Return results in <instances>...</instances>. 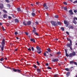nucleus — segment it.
<instances>
[{
    "label": "nucleus",
    "mask_w": 77,
    "mask_h": 77,
    "mask_svg": "<svg viewBox=\"0 0 77 77\" xmlns=\"http://www.w3.org/2000/svg\"><path fill=\"white\" fill-rule=\"evenodd\" d=\"M6 17H7V15L5 14L3 15V17L4 18H6Z\"/></svg>",
    "instance_id": "nucleus-19"
},
{
    "label": "nucleus",
    "mask_w": 77,
    "mask_h": 77,
    "mask_svg": "<svg viewBox=\"0 0 77 77\" xmlns=\"http://www.w3.org/2000/svg\"><path fill=\"white\" fill-rule=\"evenodd\" d=\"M3 11L4 12H5V13H7V11H6V10H3Z\"/></svg>",
    "instance_id": "nucleus-30"
},
{
    "label": "nucleus",
    "mask_w": 77,
    "mask_h": 77,
    "mask_svg": "<svg viewBox=\"0 0 77 77\" xmlns=\"http://www.w3.org/2000/svg\"><path fill=\"white\" fill-rule=\"evenodd\" d=\"M13 71L15 72H17V69H13Z\"/></svg>",
    "instance_id": "nucleus-33"
},
{
    "label": "nucleus",
    "mask_w": 77,
    "mask_h": 77,
    "mask_svg": "<svg viewBox=\"0 0 77 77\" xmlns=\"http://www.w3.org/2000/svg\"><path fill=\"white\" fill-rule=\"evenodd\" d=\"M54 77H57V75H55L54 76Z\"/></svg>",
    "instance_id": "nucleus-45"
},
{
    "label": "nucleus",
    "mask_w": 77,
    "mask_h": 77,
    "mask_svg": "<svg viewBox=\"0 0 77 77\" xmlns=\"http://www.w3.org/2000/svg\"><path fill=\"white\" fill-rule=\"evenodd\" d=\"M59 60L57 59H54L52 60V62H57Z\"/></svg>",
    "instance_id": "nucleus-6"
},
{
    "label": "nucleus",
    "mask_w": 77,
    "mask_h": 77,
    "mask_svg": "<svg viewBox=\"0 0 77 77\" xmlns=\"http://www.w3.org/2000/svg\"><path fill=\"white\" fill-rule=\"evenodd\" d=\"M65 70H66V71H69V69L68 68H66L65 69Z\"/></svg>",
    "instance_id": "nucleus-26"
},
{
    "label": "nucleus",
    "mask_w": 77,
    "mask_h": 77,
    "mask_svg": "<svg viewBox=\"0 0 77 77\" xmlns=\"http://www.w3.org/2000/svg\"><path fill=\"white\" fill-rule=\"evenodd\" d=\"M7 6L8 8H10V7H11V5H10L9 4L7 5Z\"/></svg>",
    "instance_id": "nucleus-34"
},
{
    "label": "nucleus",
    "mask_w": 77,
    "mask_h": 77,
    "mask_svg": "<svg viewBox=\"0 0 77 77\" xmlns=\"http://www.w3.org/2000/svg\"><path fill=\"white\" fill-rule=\"evenodd\" d=\"M31 14L32 17H34L35 15V14L34 13H32Z\"/></svg>",
    "instance_id": "nucleus-18"
},
{
    "label": "nucleus",
    "mask_w": 77,
    "mask_h": 77,
    "mask_svg": "<svg viewBox=\"0 0 77 77\" xmlns=\"http://www.w3.org/2000/svg\"><path fill=\"white\" fill-rule=\"evenodd\" d=\"M23 24L24 25H25V26H27V24L25 22H23Z\"/></svg>",
    "instance_id": "nucleus-21"
},
{
    "label": "nucleus",
    "mask_w": 77,
    "mask_h": 77,
    "mask_svg": "<svg viewBox=\"0 0 77 77\" xmlns=\"http://www.w3.org/2000/svg\"><path fill=\"white\" fill-rule=\"evenodd\" d=\"M5 2H7V3H9V1L8 0H5Z\"/></svg>",
    "instance_id": "nucleus-37"
},
{
    "label": "nucleus",
    "mask_w": 77,
    "mask_h": 77,
    "mask_svg": "<svg viewBox=\"0 0 77 77\" xmlns=\"http://www.w3.org/2000/svg\"><path fill=\"white\" fill-rule=\"evenodd\" d=\"M31 49H32V51H33L34 50V48H33V47H31Z\"/></svg>",
    "instance_id": "nucleus-42"
},
{
    "label": "nucleus",
    "mask_w": 77,
    "mask_h": 77,
    "mask_svg": "<svg viewBox=\"0 0 77 77\" xmlns=\"http://www.w3.org/2000/svg\"><path fill=\"white\" fill-rule=\"evenodd\" d=\"M74 12H75V13H77V10H74Z\"/></svg>",
    "instance_id": "nucleus-43"
},
{
    "label": "nucleus",
    "mask_w": 77,
    "mask_h": 77,
    "mask_svg": "<svg viewBox=\"0 0 77 77\" xmlns=\"http://www.w3.org/2000/svg\"><path fill=\"white\" fill-rule=\"evenodd\" d=\"M2 28L3 30V31H5V29L4 28V27H3V26H2Z\"/></svg>",
    "instance_id": "nucleus-28"
},
{
    "label": "nucleus",
    "mask_w": 77,
    "mask_h": 77,
    "mask_svg": "<svg viewBox=\"0 0 77 77\" xmlns=\"http://www.w3.org/2000/svg\"><path fill=\"white\" fill-rule=\"evenodd\" d=\"M15 21L16 23H18L19 22V21L17 19H15Z\"/></svg>",
    "instance_id": "nucleus-22"
},
{
    "label": "nucleus",
    "mask_w": 77,
    "mask_h": 77,
    "mask_svg": "<svg viewBox=\"0 0 77 77\" xmlns=\"http://www.w3.org/2000/svg\"><path fill=\"white\" fill-rule=\"evenodd\" d=\"M66 34H67V35H69V32H68L66 31Z\"/></svg>",
    "instance_id": "nucleus-58"
},
{
    "label": "nucleus",
    "mask_w": 77,
    "mask_h": 77,
    "mask_svg": "<svg viewBox=\"0 0 77 77\" xmlns=\"http://www.w3.org/2000/svg\"><path fill=\"white\" fill-rule=\"evenodd\" d=\"M66 56H67V57H68L69 56V55L67 53H66Z\"/></svg>",
    "instance_id": "nucleus-32"
},
{
    "label": "nucleus",
    "mask_w": 77,
    "mask_h": 77,
    "mask_svg": "<svg viewBox=\"0 0 77 77\" xmlns=\"http://www.w3.org/2000/svg\"><path fill=\"white\" fill-rule=\"evenodd\" d=\"M51 23L53 26H56L57 25V23L56 22L53 21H51Z\"/></svg>",
    "instance_id": "nucleus-3"
},
{
    "label": "nucleus",
    "mask_w": 77,
    "mask_h": 77,
    "mask_svg": "<svg viewBox=\"0 0 77 77\" xmlns=\"http://www.w3.org/2000/svg\"><path fill=\"white\" fill-rule=\"evenodd\" d=\"M69 27H70V28H71L72 29V26H70Z\"/></svg>",
    "instance_id": "nucleus-60"
},
{
    "label": "nucleus",
    "mask_w": 77,
    "mask_h": 77,
    "mask_svg": "<svg viewBox=\"0 0 77 77\" xmlns=\"http://www.w3.org/2000/svg\"><path fill=\"white\" fill-rule=\"evenodd\" d=\"M5 40L4 39L2 40V42L1 44H2V46L1 47V50L2 51H3V49H4V47H5Z\"/></svg>",
    "instance_id": "nucleus-1"
},
{
    "label": "nucleus",
    "mask_w": 77,
    "mask_h": 77,
    "mask_svg": "<svg viewBox=\"0 0 77 77\" xmlns=\"http://www.w3.org/2000/svg\"><path fill=\"white\" fill-rule=\"evenodd\" d=\"M70 74V73H69V72H68L67 73L66 75L67 76H69Z\"/></svg>",
    "instance_id": "nucleus-16"
},
{
    "label": "nucleus",
    "mask_w": 77,
    "mask_h": 77,
    "mask_svg": "<svg viewBox=\"0 0 77 77\" xmlns=\"http://www.w3.org/2000/svg\"><path fill=\"white\" fill-rule=\"evenodd\" d=\"M14 33L15 35H17V34H18V32H16Z\"/></svg>",
    "instance_id": "nucleus-50"
},
{
    "label": "nucleus",
    "mask_w": 77,
    "mask_h": 77,
    "mask_svg": "<svg viewBox=\"0 0 77 77\" xmlns=\"http://www.w3.org/2000/svg\"><path fill=\"white\" fill-rule=\"evenodd\" d=\"M43 6L44 7H46L47 6V4L46 3H45L43 5Z\"/></svg>",
    "instance_id": "nucleus-23"
},
{
    "label": "nucleus",
    "mask_w": 77,
    "mask_h": 77,
    "mask_svg": "<svg viewBox=\"0 0 77 77\" xmlns=\"http://www.w3.org/2000/svg\"><path fill=\"white\" fill-rule=\"evenodd\" d=\"M35 33V35H37V36H38V33H37V32H36Z\"/></svg>",
    "instance_id": "nucleus-49"
},
{
    "label": "nucleus",
    "mask_w": 77,
    "mask_h": 77,
    "mask_svg": "<svg viewBox=\"0 0 77 77\" xmlns=\"http://www.w3.org/2000/svg\"><path fill=\"white\" fill-rule=\"evenodd\" d=\"M35 9H32V13H33V12H35Z\"/></svg>",
    "instance_id": "nucleus-46"
},
{
    "label": "nucleus",
    "mask_w": 77,
    "mask_h": 77,
    "mask_svg": "<svg viewBox=\"0 0 77 77\" xmlns=\"http://www.w3.org/2000/svg\"><path fill=\"white\" fill-rule=\"evenodd\" d=\"M33 30H32V33H35L36 32V29L34 27H33Z\"/></svg>",
    "instance_id": "nucleus-8"
},
{
    "label": "nucleus",
    "mask_w": 77,
    "mask_h": 77,
    "mask_svg": "<svg viewBox=\"0 0 77 77\" xmlns=\"http://www.w3.org/2000/svg\"><path fill=\"white\" fill-rule=\"evenodd\" d=\"M45 8V9H48V7L46 6Z\"/></svg>",
    "instance_id": "nucleus-51"
},
{
    "label": "nucleus",
    "mask_w": 77,
    "mask_h": 77,
    "mask_svg": "<svg viewBox=\"0 0 77 77\" xmlns=\"http://www.w3.org/2000/svg\"><path fill=\"white\" fill-rule=\"evenodd\" d=\"M67 40H68V41H69L70 43H71V46H72V41H71V39H69L68 38H67Z\"/></svg>",
    "instance_id": "nucleus-9"
},
{
    "label": "nucleus",
    "mask_w": 77,
    "mask_h": 77,
    "mask_svg": "<svg viewBox=\"0 0 77 77\" xmlns=\"http://www.w3.org/2000/svg\"><path fill=\"white\" fill-rule=\"evenodd\" d=\"M36 48L37 50V51H39V50H41V48H39V47L37 46Z\"/></svg>",
    "instance_id": "nucleus-13"
},
{
    "label": "nucleus",
    "mask_w": 77,
    "mask_h": 77,
    "mask_svg": "<svg viewBox=\"0 0 77 77\" xmlns=\"http://www.w3.org/2000/svg\"><path fill=\"white\" fill-rule=\"evenodd\" d=\"M0 8L2 9L3 8V4H1L0 5Z\"/></svg>",
    "instance_id": "nucleus-12"
},
{
    "label": "nucleus",
    "mask_w": 77,
    "mask_h": 77,
    "mask_svg": "<svg viewBox=\"0 0 77 77\" xmlns=\"http://www.w3.org/2000/svg\"><path fill=\"white\" fill-rule=\"evenodd\" d=\"M69 13H70V14L72 15V14H73V12H72V10H70V11H69Z\"/></svg>",
    "instance_id": "nucleus-10"
},
{
    "label": "nucleus",
    "mask_w": 77,
    "mask_h": 77,
    "mask_svg": "<svg viewBox=\"0 0 77 77\" xmlns=\"http://www.w3.org/2000/svg\"><path fill=\"white\" fill-rule=\"evenodd\" d=\"M39 3H40L38 2H36V4L38 5H39Z\"/></svg>",
    "instance_id": "nucleus-47"
},
{
    "label": "nucleus",
    "mask_w": 77,
    "mask_h": 77,
    "mask_svg": "<svg viewBox=\"0 0 77 77\" xmlns=\"http://www.w3.org/2000/svg\"><path fill=\"white\" fill-rule=\"evenodd\" d=\"M31 41H32L33 42H35V41L34 38H31L30 39Z\"/></svg>",
    "instance_id": "nucleus-14"
},
{
    "label": "nucleus",
    "mask_w": 77,
    "mask_h": 77,
    "mask_svg": "<svg viewBox=\"0 0 77 77\" xmlns=\"http://www.w3.org/2000/svg\"><path fill=\"white\" fill-rule=\"evenodd\" d=\"M47 69H51V67H48Z\"/></svg>",
    "instance_id": "nucleus-31"
},
{
    "label": "nucleus",
    "mask_w": 77,
    "mask_h": 77,
    "mask_svg": "<svg viewBox=\"0 0 77 77\" xmlns=\"http://www.w3.org/2000/svg\"><path fill=\"white\" fill-rule=\"evenodd\" d=\"M46 53H47L48 54V52L47 51H46Z\"/></svg>",
    "instance_id": "nucleus-63"
},
{
    "label": "nucleus",
    "mask_w": 77,
    "mask_h": 77,
    "mask_svg": "<svg viewBox=\"0 0 77 77\" xmlns=\"http://www.w3.org/2000/svg\"><path fill=\"white\" fill-rule=\"evenodd\" d=\"M28 50H29V51H31V49L30 48H28Z\"/></svg>",
    "instance_id": "nucleus-56"
},
{
    "label": "nucleus",
    "mask_w": 77,
    "mask_h": 77,
    "mask_svg": "<svg viewBox=\"0 0 77 77\" xmlns=\"http://www.w3.org/2000/svg\"><path fill=\"white\" fill-rule=\"evenodd\" d=\"M70 63H72H72H74V62L73 61H70Z\"/></svg>",
    "instance_id": "nucleus-27"
},
{
    "label": "nucleus",
    "mask_w": 77,
    "mask_h": 77,
    "mask_svg": "<svg viewBox=\"0 0 77 77\" xmlns=\"http://www.w3.org/2000/svg\"><path fill=\"white\" fill-rule=\"evenodd\" d=\"M63 3H64V4L65 5H67V3H66V2H64Z\"/></svg>",
    "instance_id": "nucleus-44"
},
{
    "label": "nucleus",
    "mask_w": 77,
    "mask_h": 77,
    "mask_svg": "<svg viewBox=\"0 0 77 77\" xmlns=\"http://www.w3.org/2000/svg\"><path fill=\"white\" fill-rule=\"evenodd\" d=\"M75 56V52H73L72 53H70L69 54V57H73V56Z\"/></svg>",
    "instance_id": "nucleus-2"
},
{
    "label": "nucleus",
    "mask_w": 77,
    "mask_h": 77,
    "mask_svg": "<svg viewBox=\"0 0 77 77\" xmlns=\"http://www.w3.org/2000/svg\"><path fill=\"white\" fill-rule=\"evenodd\" d=\"M8 18L9 19H11V16H9Z\"/></svg>",
    "instance_id": "nucleus-57"
},
{
    "label": "nucleus",
    "mask_w": 77,
    "mask_h": 77,
    "mask_svg": "<svg viewBox=\"0 0 77 77\" xmlns=\"http://www.w3.org/2000/svg\"><path fill=\"white\" fill-rule=\"evenodd\" d=\"M74 63L75 65H77V63H76V62H74Z\"/></svg>",
    "instance_id": "nucleus-52"
},
{
    "label": "nucleus",
    "mask_w": 77,
    "mask_h": 77,
    "mask_svg": "<svg viewBox=\"0 0 77 77\" xmlns=\"http://www.w3.org/2000/svg\"><path fill=\"white\" fill-rule=\"evenodd\" d=\"M37 70L38 72H40V69H37Z\"/></svg>",
    "instance_id": "nucleus-38"
},
{
    "label": "nucleus",
    "mask_w": 77,
    "mask_h": 77,
    "mask_svg": "<svg viewBox=\"0 0 77 77\" xmlns=\"http://www.w3.org/2000/svg\"><path fill=\"white\" fill-rule=\"evenodd\" d=\"M55 17L56 18H57L58 17V15H57L56 16H55Z\"/></svg>",
    "instance_id": "nucleus-40"
},
{
    "label": "nucleus",
    "mask_w": 77,
    "mask_h": 77,
    "mask_svg": "<svg viewBox=\"0 0 77 77\" xmlns=\"http://www.w3.org/2000/svg\"><path fill=\"white\" fill-rule=\"evenodd\" d=\"M45 65H46V66H48V63H46L45 64Z\"/></svg>",
    "instance_id": "nucleus-55"
},
{
    "label": "nucleus",
    "mask_w": 77,
    "mask_h": 77,
    "mask_svg": "<svg viewBox=\"0 0 77 77\" xmlns=\"http://www.w3.org/2000/svg\"><path fill=\"white\" fill-rule=\"evenodd\" d=\"M57 23L59 25H61V23H60V22H57Z\"/></svg>",
    "instance_id": "nucleus-36"
},
{
    "label": "nucleus",
    "mask_w": 77,
    "mask_h": 77,
    "mask_svg": "<svg viewBox=\"0 0 77 77\" xmlns=\"http://www.w3.org/2000/svg\"><path fill=\"white\" fill-rule=\"evenodd\" d=\"M60 52H58L57 53V54H60Z\"/></svg>",
    "instance_id": "nucleus-48"
},
{
    "label": "nucleus",
    "mask_w": 77,
    "mask_h": 77,
    "mask_svg": "<svg viewBox=\"0 0 77 77\" xmlns=\"http://www.w3.org/2000/svg\"><path fill=\"white\" fill-rule=\"evenodd\" d=\"M47 51H49V52H50V51H51V50L50 49V48H48L47 49Z\"/></svg>",
    "instance_id": "nucleus-20"
},
{
    "label": "nucleus",
    "mask_w": 77,
    "mask_h": 77,
    "mask_svg": "<svg viewBox=\"0 0 77 77\" xmlns=\"http://www.w3.org/2000/svg\"><path fill=\"white\" fill-rule=\"evenodd\" d=\"M44 55L45 56H46L47 58H48V56L47 55V54H46V53L45 52L44 53Z\"/></svg>",
    "instance_id": "nucleus-15"
},
{
    "label": "nucleus",
    "mask_w": 77,
    "mask_h": 77,
    "mask_svg": "<svg viewBox=\"0 0 77 77\" xmlns=\"http://www.w3.org/2000/svg\"><path fill=\"white\" fill-rule=\"evenodd\" d=\"M37 52L38 53V54H40V53H41V50L39 51H37Z\"/></svg>",
    "instance_id": "nucleus-17"
},
{
    "label": "nucleus",
    "mask_w": 77,
    "mask_h": 77,
    "mask_svg": "<svg viewBox=\"0 0 77 77\" xmlns=\"http://www.w3.org/2000/svg\"><path fill=\"white\" fill-rule=\"evenodd\" d=\"M25 33L26 35H29V33L27 32H25Z\"/></svg>",
    "instance_id": "nucleus-29"
},
{
    "label": "nucleus",
    "mask_w": 77,
    "mask_h": 77,
    "mask_svg": "<svg viewBox=\"0 0 77 77\" xmlns=\"http://www.w3.org/2000/svg\"><path fill=\"white\" fill-rule=\"evenodd\" d=\"M32 23V22L30 21H29L27 22V25H30L31 24V23Z\"/></svg>",
    "instance_id": "nucleus-7"
},
{
    "label": "nucleus",
    "mask_w": 77,
    "mask_h": 77,
    "mask_svg": "<svg viewBox=\"0 0 77 77\" xmlns=\"http://www.w3.org/2000/svg\"><path fill=\"white\" fill-rule=\"evenodd\" d=\"M73 3H77V0L75 1H74Z\"/></svg>",
    "instance_id": "nucleus-61"
},
{
    "label": "nucleus",
    "mask_w": 77,
    "mask_h": 77,
    "mask_svg": "<svg viewBox=\"0 0 77 77\" xmlns=\"http://www.w3.org/2000/svg\"><path fill=\"white\" fill-rule=\"evenodd\" d=\"M17 11H21V9L20 8H17Z\"/></svg>",
    "instance_id": "nucleus-25"
},
{
    "label": "nucleus",
    "mask_w": 77,
    "mask_h": 77,
    "mask_svg": "<svg viewBox=\"0 0 77 77\" xmlns=\"http://www.w3.org/2000/svg\"><path fill=\"white\" fill-rule=\"evenodd\" d=\"M35 23L37 24H38V21H36L35 22Z\"/></svg>",
    "instance_id": "nucleus-59"
},
{
    "label": "nucleus",
    "mask_w": 77,
    "mask_h": 77,
    "mask_svg": "<svg viewBox=\"0 0 77 77\" xmlns=\"http://www.w3.org/2000/svg\"><path fill=\"white\" fill-rule=\"evenodd\" d=\"M37 63L38 65H39V62L38 61H37Z\"/></svg>",
    "instance_id": "nucleus-53"
},
{
    "label": "nucleus",
    "mask_w": 77,
    "mask_h": 77,
    "mask_svg": "<svg viewBox=\"0 0 77 77\" xmlns=\"http://www.w3.org/2000/svg\"><path fill=\"white\" fill-rule=\"evenodd\" d=\"M64 50L66 53H67V50H66L65 49Z\"/></svg>",
    "instance_id": "nucleus-54"
},
{
    "label": "nucleus",
    "mask_w": 77,
    "mask_h": 77,
    "mask_svg": "<svg viewBox=\"0 0 77 77\" xmlns=\"http://www.w3.org/2000/svg\"><path fill=\"white\" fill-rule=\"evenodd\" d=\"M61 29L63 31H64V28L63 27H62L61 28Z\"/></svg>",
    "instance_id": "nucleus-24"
},
{
    "label": "nucleus",
    "mask_w": 77,
    "mask_h": 77,
    "mask_svg": "<svg viewBox=\"0 0 77 77\" xmlns=\"http://www.w3.org/2000/svg\"><path fill=\"white\" fill-rule=\"evenodd\" d=\"M17 50L18 49L17 48H16L15 49V51H17Z\"/></svg>",
    "instance_id": "nucleus-62"
},
{
    "label": "nucleus",
    "mask_w": 77,
    "mask_h": 77,
    "mask_svg": "<svg viewBox=\"0 0 77 77\" xmlns=\"http://www.w3.org/2000/svg\"><path fill=\"white\" fill-rule=\"evenodd\" d=\"M1 61H3V60H4V59L3 58H1L0 59Z\"/></svg>",
    "instance_id": "nucleus-35"
},
{
    "label": "nucleus",
    "mask_w": 77,
    "mask_h": 77,
    "mask_svg": "<svg viewBox=\"0 0 77 77\" xmlns=\"http://www.w3.org/2000/svg\"><path fill=\"white\" fill-rule=\"evenodd\" d=\"M16 38L17 39H19V38H18V37H16Z\"/></svg>",
    "instance_id": "nucleus-64"
},
{
    "label": "nucleus",
    "mask_w": 77,
    "mask_h": 77,
    "mask_svg": "<svg viewBox=\"0 0 77 77\" xmlns=\"http://www.w3.org/2000/svg\"><path fill=\"white\" fill-rule=\"evenodd\" d=\"M64 24H66V27H68V24H69V23L67 22L66 20H64Z\"/></svg>",
    "instance_id": "nucleus-4"
},
{
    "label": "nucleus",
    "mask_w": 77,
    "mask_h": 77,
    "mask_svg": "<svg viewBox=\"0 0 77 77\" xmlns=\"http://www.w3.org/2000/svg\"><path fill=\"white\" fill-rule=\"evenodd\" d=\"M21 71L18 69H17V72H20Z\"/></svg>",
    "instance_id": "nucleus-39"
},
{
    "label": "nucleus",
    "mask_w": 77,
    "mask_h": 77,
    "mask_svg": "<svg viewBox=\"0 0 77 77\" xmlns=\"http://www.w3.org/2000/svg\"><path fill=\"white\" fill-rule=\"evenodd\" d=\"M62 9H64L65 11H66L67 9V8L66 7H62Z\"/></svg>",
    "instance_id": "nucleus-11"
},
{
    "label": "nucleus",
    "mask_w": 77,
    "mask_h": 77,
    "mask_svg": "<svg viewBox=\"0 0 77 77\" xmlns=\"http://www.w3.org/2000/svg\"><path fill=\"white\" fill-rule=\"evenodd\" d=\"M33 66L34 68H36V65H33Z\"/></svg>",
    "instance_id": "nucleus-41"
},
{
    "label": "nucleus",
    "mask_w": 77,
    "mask_h": 77,
    "mask_svg": "<svg viewBox=\"0 0 77 77\" xmlns=\"http://www.w3.org/2000/svg\"><path fill=\"white\" fill-rule=\"evenodd\" d=\"M71 45V43H70V44H67L66 45V46H67V47H69L70 49H71V50H72V47H70Z\"/></svg>",
    "instance_id": "nucleus-5"
}]
</instances>
